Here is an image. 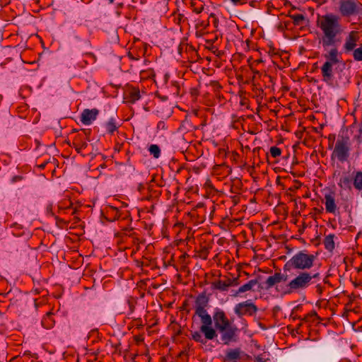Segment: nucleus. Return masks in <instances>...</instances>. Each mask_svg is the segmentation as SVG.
<instances>
[{"mask_svg": "<svg viewBox=\"0 0 362 362\" xmlns=\"http://www.w3.org/2000/svg\"><path fill=\"white\" fill-rule=\"evenodd\" d=\"M351 52L354 60L357 62L362 61V45H361L358 47H356L354 48Z\"/></svg>", "mask_w": 362, "mask_h": 362, "instance_id": "393cba45", "label": "nucleus"}, {"mask_svg": "<svg viewBox=\"0 0 362 362\" xmlns=\"http://www.w3.org/2000/svg\"><path fill=\"white\" fill-rule=\"evenodd\" d=\"M213 320L215 323V327L218 331L225 329L226 326L231 324L227 318L225 313L221 310H217L213 315Z\"/></svg>", "mask_w": 362, "mask_h": 362, "instance_id": "9b49d317", "label": "nucleus"}, {"mask_svg": "<svg viewBox=\"0 0 362 362\" xmlns=\"http://www.w3.org/2000/svg\"><path fill=\"white\" fill-rule=\"evenodd\" d=\"M257 310V307L251 300L239 303L234 307V313L239 317H242L244 315L252 316L256 314Z\"/></svg>", "mask_w": 362, "mask_h": 362, "instance_id": "1a4fd4ad", "label": "nucleus"}, {"mask_svg": "<svg viewBox=\"0 0 362 362\" xmlns=\"http://www.w3.org/2000/svg\"><path fill=\"white\" fill-rule=\"evenodd\" d=\"M41 323L42 327L45 329H49L52 328L55 324L53 313L52 312H47L42 318Z\"/></svg>", "mask_w": 362, "mask_h": 362, "instance_id": "6ab92c4d", "label": "nucleus"}, {"mask_svg": "<svg viewBox=\"0 0 362 362\" xmlns=\"http://www.w3.org/2000/svg\"><path fill=\"white\" fill-rule=\"evenodd\" d=\"M316 288L319 293H321L322 291V287L320 284H318Z\"/></svg>", "mask_w": 362, "mask_h": 362, "instance_id": "f704fd0d", "label": "nucleus"}, {"mask_svg": "<svg viewBox=\"0 0 362 362\" xmlns=\"http://www.w3.org/2000/svg\"><path fill=\"white\" fill-rule=\"evenodd\" d=\"M105 128L107 133L112 134L118 128V125L115 118H110L105 124Z\"/></svg>", "mask_w": 362, "mask_h": 362, "instance_id": "5701e85b", "label": "nucleus"}, {"mask_svg": "<svg viewBox=\"0 0 362 362\" xmlns=\"http://www.w3.org/2000/svg\"><path fill=\"white\" fill-rule=\"evenodd\" d=\"M334 235L329 234V235H327L324 240L325 247L326 248V250H327L330 252L334 249Z\"/></svg>", "mask_w": 362, "mask_h": 362, "instance_id": "412c9836", "label": "nucleus"}, {"mask_svg": "<svg viewBox=\"0 0 362 362\" xmlns=\"http://www.w3.org/2000/svg\"><path fill=\"white\" fill-rule=\"evenodd\" d=\"M242 351L240 348L230 349L226 352L224 361L236 362L240 358Z\"/></svg>", "mask_w": 362, "mask_h": 362, "instance_id": "2eb2a0df", "label": "nucleus"}, {"mask_svg": "<svg viewBox=\"0 0 362 362\" xmlns=\"http://www.w3.org/2000/svg\"><path fill=\"white\" fill-rule=\"evenodd\" d=\"M144 187H145V186L143 184L140 183L138 185L137 188H138V190L141 192Z\"/></svg>", "mask_w": 362, "mask_h": 362, "instance_id": "72a5a7b5", "label": "nucleus"}, {"mask_svg": "<svg viewBox=\"0 0 362 362\" xmlns=\"http://www.w3.org/2000/svg\"><path fill=\"white\" fill-rule=\"evenodd\" d=\"M129 305L130 311H131V313H132L134 310V306L130 302H129Z\"/></svg>", "mask_w": 362, "mask_h": 362, "instance_id": "c9c22d12", "label": "nucleus"}, {"mask_svg": "<svg viewBox=\"0 0 362 362\" xmlns=\"http://www.w3.org/2000/svg\"><path fill=\"white\" fill-rule=\"evenodd\" d=\"M72 204H73L71 200L68 199H64L59 203L58 207L59 210H65L71 208L72 206Z\"/></svg>", "mask_w": 362, "mask_h": 362, "instance_id": "bb28decb", "label": "nucleus"}, {"mask_svg": "<svg viewBox=\"0 0 362 362\" xmlns=\"http://www.w3.org/2000/svg\"><path fill=\"white\" fill-rule=\"evenodd\" d=\"M99 114V110L96 108L85 109L82 112L80 117V121L85 125H90L94 120L96 119Z\"/></svg>", "mask_w": 362, "mask_h": 362, "instance_id": "ddd939ff", "label": "nucleus"}, {"mask_svg": "<svg viewBox=\"0 0 362 362\" xmlns=\"http://www.w3.org/2000/svg\"><path fill=\"white\" fill-rule=\"evenodd\" d=\"M247 1V0H230V1L235 5L246 4Z\"/></svg>", "mask_w": 362, "mask_h": 362, "instance_id": "2f4dec72", "label": "nucleus"}, {"mask_svg": "<svg viewBox=\"0 0 362 362\" xmlns=\"http://www.w3.org/2000/svg\"><path fill=\"white\" fill-rule=\"evenodd\" d=\"M209 301V298L205 293H202L197 296L194 302L195 312L192 319L194 320L196 317L200 319L202 322L200 332L204 334L206 339L211 340L217 336V334L215 329L212 327L211 317L206 310Z\"/></svg>", "mask_w": 362, "mask_h": 362, "instance_id": "f03ea898", "label": "nucleus"}, {"mask_svg": "<svg viewBox=\"0 0 362 362\" xmlns=\"http://www.w3.org/2000/svg\"><path fill=\"white\" fill-rule=\"evenodd\" d=\"M107 214L110 216L111 221L118 220L122 214V211L115 206H110L107 211Z\"/></svg>", "mask_w": 362, "mask_h": 362, "instance_id": "aec40b11", "label": "nucleus"}, {"mask_svg": "<svg viewBox=\"0 0 362 362\" xmlns=\"http://www.w3.org/2000/svg\"><path fill=\"white\" fill-rule=\"evenodd\" d=\"M334 177L337 179L338 186L344 190L351 191L354 187L355 189L362 191V170L342 171L341 167L337 165L333 173Z\"/></svg>", "mask_w": 362, "mask_h": 362, "instance_id": "7ed1b4c3", "label": "nucleus"}, {"mask_svg": "<svg viewBox=\"0 0 362 362\" xmlns=\"http://www.w3.org/2000/svg\"><path fill=\"white\" fill-rule=\"evenodd\" d=\"M289 17L293 20L295 25H300L305 20V16L303 14H293L289 15Z\"/></svg>", "mask_w": 362, "mask_h": 362, "instance_id": "b1692460", "label": "nucleus"}, {"mask_svg": "<svg viewBox=\"0 0 362 362\" xmlns=\"http://www.w3.org/2000/svg\"><path fill=\"white\" fill-rule=\"evenodd\" d=\"M319 278L320 274L318 272L313 274L307 272H300L287 283L284 293L286 294L299 293L308 288L311 285L313 279Z\"/></svg>", "mask_w": 362, "mask_h": 362, "instance_id": "39448f33", "label": "nucleus"}, {"mask_svg": "<svg viewBox=\"0 0 362 362\" xmlns=\"http://www.w3.org/2000/svg\"><path fill=\"white\" fill-rule=\"evenodd\" d=\"M167 99H168V98H167V97H162V100H167Z\"/></svg>", "mask_w": 362, "mask_h": 362, "instance_id": "58836bf2", "label": "nucleus"}, {"mask_svg": "<svg viewBox=\"0 0 362 362\" xmlns=\"http://www.w3.org/2000/svg\"><path fill=\"white\" fill-rule=\"evenodd\" d=\"M46 211H47V214L48 215H50V216H52V215H53V212H52V205H48V206H47V209H46Z\"/></svg>", "mask_w": 362, "mask_h": 362, "instance_id": "473e14b6", "label": "nucleus"}, {"mask_svg": "<svg viewBox=\"0 0 362 362\" xmlns=\"http://www.w3.org/2000/svg\"><path fill=\"white\" fill-rule=\"evenodd\" d=\"M129 57H130V59H132L133 60H138L139 59L138 58H134V57H132L131 54H129Z\"/></svg>", "mask_w": 362, "mask_h": 362, "instance_id": "4c0bfd02", "label": "nucleus"}, {"mask_svg": "<svg viewBox=\"0 0 362 362\" xmlns=\"http://www.w3.org/2000/svg\"><path fill=\"white\" fill-rule=\"evenodd\" d=\"M359 97H362V90L359 93Z\"/></svg>", "mask_w": 362, "mask_h": 362, "instance_id": "a19ab883", "label": "nucleus"}, {"mask_svg": "<svg viewBox=\"0 0 362 362\" xmlns=\"http://www.w3.org/2000/svg\"><path fill=\"white\" fill-rule=\"evenodd\" d=\"M73 146L78 153H81L88 147V141L78 135L74 139Z\"/></svg>", "mask_w": 362, "mask_h": 362, "instance_id": "f3484780", "label": "nucleus"}, {"mask_svg": "<svg viewBox=\"0 0 362 362\" xmlns=\"http://www.w3.org/2000/svg\"><path fill=\"white\" fill-rule=\"evenodd\" d=\"M269 152L271 156L273 158H276L281 156V149L277 146H272L269 149Z\"/></svg>", "mask_w": 362, "mask_h": 362, "instance_id": "cd10ccee", "label": "nucleus"}, {"mask_svg": "<svg viewBox=\"0 0 362 362\" xmlns=\"http://www.w3.org/2000/svg\"><path fill=\"white\" fill-rule=\"evenodd\" d=\"M140 98L139 90L133 88L126 91L124 100H126L127 103H134L136 101L139 100Z\"/></svg>", "mask_w": 362, "mask_h": 362, "instance_id": "dca6fc26", "label": "nucleus"}, {"mask_svg": "<svg viewBox=\"0 0 362 362\" xmlns=\"http://www.w3.org/2000/svg\"><path fill=\"white\" fill-rule=\"evenodd\" d=\"M233 281L228 279L226 281L217 280L212 283L211 286L214 289H217L221 291H227L228 288L232 286Z\"/></svg>", "mask_w": 362, "mask_h": 362, "instance_id": "a211bd4d", "label": "nucleus"}, {"mask_svg": "<svg viewBox=\"0 0 362 362\" xmlns=\"http://www.w3.org/2000/svg\"><path fill=\"white\" fill-rule=\"evenodd\" d=\"M325 206L327 213L336 215L338 213V209L335 202L334 192H330L325 195Z\"/></svg>", "mask_w": 362, "mask_h": 362, "instance_id": "f8f14e48", "label": "nucleus"}, {"mask_svg": "<svg viewBox=\"0 0 362 362\" xmlns=\"http://www.w3.org/2000/svg\"><path fill=\"white\" fill-rule=\"evenodd\" d=\"M110 4H112L114 2V0H108Z\"/></svg>", "mask_w": 362, "mask_h": 362, "instance_id": "79ce46f5", "label": "nucleus"}, {"mask_svg": "<svg viewBox=\"0 0 362 362\" xmlns=\"http://www.w3.org/2000/svg\"><path fill=\"white\" fill-rule=\"evenodd\" d=\"M361 34L359 31L353 30L348 32L342 45V49L344 53L348 54L351 52V51L358 46Z\"/></svg>", "mask_w": 362, "mask_h": 362, "instance_id": "6e6552de", "label": "nucleus"}, {"mask_svg": "<svg viewBox=\"0 0 362 362\" xmlns=\"http://www.w3.org/2000/svg\"><path fill=\"white\" fill-rule=\"evenodd\" d=\"M157 129L158 130L160 129H166V126H165V124L164 122L163 121H160L158 124H157Z\"/></svg>", "mask_w": 362, "mask_h": 362, "instance_id": "7c9ffc66", "label": "nucleus"}, {"mask_svg": "<svg viewBox=\"0 0 362 362\" xmlns=\"http://www.w3.org/2000/svg\"><path fill=\"white\" fill-rule=\"evenodd\" d=\"M218 332L221 334V341L226 345H228L230 342L235 341L237 340L238 329L235 325L230 324L226 326L225 329Z\"/></svg>", "mask_w": 362, "mask_h": 362, "instance_id": "9d476101", "label": "nucleus"}, {"mask_svg": "<svg viewBox=\"0 0 362 362\" xmlns=\"http://www.w3.org/2000/svg\"><path fill=\"white\" fill-rule=\"evenodd\" d=\"M339 362H351V361L349 359L344 358V359H341Z\"/></svg>", "mask_w": 362, "mask_h": 362, "instance_id": "e433bc0d", "label": "nucleus"}, {"mask_svg": "<svg viewBox=\"0 0 362 362\" xmlns=\"http://www.w3.org/2000/svg\"><path fill=\"white\" fill-rule=\"evenodd\" d=\"M45 164H42V165H40V167H41V168H45Z\"/></svg>", "mask_w": 362, "mask_h": 362, "instance_id": "37998d69", "label": "nucleus"}, {"mask_svg": "<svg viewBox=\"0 0 362 362\" xmlns=\"http://www.w3.org/2000/svg\"><path fill=\"white\" fill-rule=\"evenodd\" d=\"M148 151L155 158H158L160 156V149L156 144H151L149 146Z\"/></svg>", "mask_w": 362, "mask_h": 362, "instance_id": "a878e982", "label": "nucleus"}, {"mask_svg": "<svg viewBox=\"0 0 362 362\" xmlns=\"http://www.w3.org/2000/svg\"><path fill=\"white\" fill-rule=\"evenodd\" d=\"M192 338L193 340L200 343H205L204 339L202 337V334L199 332H194L192 333Z\"/></svg>", "mask_w": 362, "mask_h": 362, "instance_id": "c85d7f7f", "label": "nucleus"}, {"mask_svg": "<svg viewBox=\"0 0 362 362\" xmlns=\"http://www.w3.org/2000/svg\"><path fill=\"white\" fill-rule=\"evenodd\" d=\"M192 6L194 7L193 8V11L197 14L200 13L202 12V11L204 10V5L203 4H201L199 6H195V4L194 3H192Z\"/></svg>", "mask_w": 362, "mask_h": 362, "instance_id": "c756f323", "label": "nucleus"}, {"mask_svg": "<svg viewBox=\"0 0 362 362\" xmlns=\"http://www.w3.org/2000/svg\"><path fill=\"white\" fill-rule=\"evenodd\" d=\"M315 256L308 253L305 250H300L291 257L284 265L283 271L289 272L291 269H298L305 272L314 265Z\"/></svg>", "mask_w": 362, "mask_h": 362, "instance_id": "20e7f679", "label": "nucleus"}, {"mask_svg": "<svg viewBox=\"0 0 362 362\" xmlns=\"http://www.w3.org/2000/svg\"><path fill=\"white\" fill-rule=\"evenodd\" d=\"M358 272L362 271V266H361V267L358 269Z\"/></svg>", "mask_w": 362, "mask_h": 362, "instance_id": "ea45409f", "label": "nucleus"}, {"mask_svg": "<svg viewBox=\"0 0 362 362\" xmlns=\"http://www.w3.org/2000/svg\"><path fill=\"white\" fill-rule=\"evenodd\" d=\"M338 11L344 18L362 16V3L359 0H339Z\"/></svg>", "mask_w": 362, "mask_h": 362, "instance_id": "0eeeda50", "label": "nucleus"}, {"mask_svg": "<svg viewBox=\"0 0 362 362\" xmlns=\"http://www.w3.org/2000/svg\"><path fill=\"white\" fill-rule=\"evenodd\" d=\"M316 25L320 32L319 43L326 51L323 54L326 61L321 67L322 80L328 85H333L334 66L340 62L337 47L342 42L344 27L340 17L332 13L319 17Z\"/></svg>", "mask_w": 362, "mask_h": 362, "instance_id": "f257e3e1", "label": "nucleus"}, {"mask_svg": "<svg viewBox=\"0 0 362 362\" xmlns=\"http://www.w3.org/2000/svg\"><path fill=\"white\" fill-rule=\"evenodd\" d=\"M288 279V275L287 273H281L276 272L274 275L269 276L266 281V288H272L275 284H279L280 282H286Z\"/></svg>", "mask_w": 362, "mask_h": 362, "instance_id": "4468645a", "label": "nucleus"}, {"mask_svg": "<svg viewBox=\"0 0 362 362\" xmlns=\"http://www.w3.org/2000/svg\"><path fill=\"white\" fill-rule=\"evenodd\" d=\"M257 284V281L255 279L249 281L238 288L237 294L250 291Z\"/></svg>", "mask_w": 362, "mask_h": 362, "instance_id": "4be33fe9", "label": "nucleus"}, {"mask_svg": "<svg viewBox=\"0 0 362 362\" xmlns=\"http://www.w3.org/2000/svg\"><path fill=\"white\" fill-rule=\"evenodd\" d=\"M351 143L350 137L346 132H341L337 137L334 150L332 153V159L337 158L339 161L344 163L350 157Z\"/></svg>", "mask_w": 362, "mask_h": 362, "instance_id": "423d86ee", "label": "nucleus"}]
</instances>
